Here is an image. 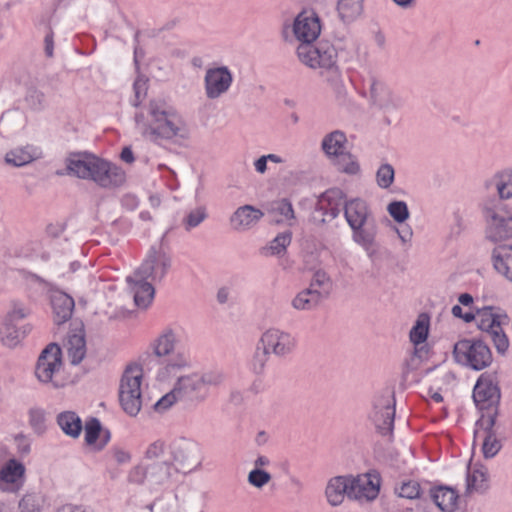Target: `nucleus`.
<instances>
[{"label": "nucleus", "mask_w": 512, "mask_h": 512, "mask_svg": "<svg viewBox=\"0 0 512 512\" xmlns=\"http://www.w3.org/2000/svg\"><path fill=\"white\" fill-rule=\"evenodd\" d=\"M204 372L209 380V385L211 388H220L227 381V375L225 371L220 368H212L205 370Z\"/></svg>", "instance_id": "59"}, {"label": "nucleus", "mask_w": 512, "mask_h": 512, "mask_svg": "<svg viewBox=\"0 0 512 512\" xmlns=\"http://www.w3.org/2000/svg\"><path fill=\"white\" fill-rule=\"evenodd\" d=\"M345 202V195L338 188L328 189L322 193L318 201L320 209L324 210L326 216L322 221L335 219L340 214L341 208H344Z\"/></svg>", "instance_id": "24"}, {"label": "nucleus", "mask_w": 512, "mask_h": 512, "mask_svg": "<svg viewBox=\"0 0 512 512\" xmlns=\"http://www.w3.org/2000/svg\"><path fill=\"white\" fill-rule=\"evenodd\" d=\"M506 319V315L495 314L491 307H485L477 311L478 328L490 336L499 354H505L509 348L508 337L502 328Z\"/></svg>", "instance_id": "9"}, {"label": "nucleus", "mask_w": 512, "mask_h": 512, "mask_svg": "<svg viewBox=\"0 0 512 512\" xmlns=\"http://www.w3.org/2000/svg\"><path fill=\"white\" fill-rule=\"evenodd\" d=\"M331 161L340 172L355 175L360 171L357 159L347 151L336 156Z\"/></svg>", "instance_id": "43"}, {"label": "nucleus", "mask_w": 512, "mask_h": 512, "mask_svg": "<svg viewBox=\"0 0 512 512\" xmlns=\"http://www.w3.org/2000/svg\"><path fill=\"white\" fill-rule=\"evenodd\" d=\"M85 441L88 445H92L96 442L101 432V424L97 418L89 419L85 426Z\"/></svg>", "instance_id": "56"}, {"label": "nucleus", "mask_w": 512, "mask_h": 512, "mask_svg": "<svg viewBox=\"0 0 512 512\" xmlns=\"http://www.w3.org/2000/svg\"><path fill=\"white\" fill-rule=\"evenodd\" d=\"M25 467L15 459L8 460L0 467V490L3 492L16 493L24 483Z\"/></svg>", "instance_id": "20"}, {"label": "nucleus", "mask_w": 512, "mask_h": 512, "mask_svg": "<svg viewBox=\"0 0 512 512\" xmlns=\"http://www.w3.org/2000/svg\"><path fill=\"white\" fill-rule=\"evenodd\" d=\"M145 458L152 463L169 459L168 446L159 440L151 443L145 452Z\"/></svg>", "instance_id": "51"}, {"label": "nucleus", "mask_w": 512, "mask_h": 512, "mask_svg": "<svg viewBox=\"0 0 512 512\" xmlns=\"http://www.w3.org/2000/svg\"><path fill=\"white\" fill-rule=\"evenodd\" d=\"M131 292L133 293L135 305L139 308H147L152 302L155 290L152 284L144 279L128 276L126 279Z\"/></svg>", "instance_id": "26"}, {"label": "nucleus", "mask_w": 512, "mask_h": 512, "mask_svg": "<svg viewBox=\"0 0 512 512\" xmlns=\"http://www.w3.org/2000/svg\"><path fill=\"white\" fill-rule=\"evenodd\" d=\"M485 187L492 193L496 192L497 196L492 194L488 197H494L502 202L512 198V169H504L495 173L485 182Z\"/></svg>", "instance_id": "23"}, {"label": "nucleus", "mask_w": 512, "mask_h": 512, "mask_svg": "<svg viewBox=\"0 0 512 512\" xmlns=\"http://www.w3.org/2000/svg\"><path fill=\"white\" fill-rule=\"evenodd\" d=\"M264 213L252 206L243 205L238 207L229 217V224L236 232H246L254 228L263 218Z\"/></svg>", "instance_id": "22"}, {"label": "nucleus", "mask_w": 512, "mask_h": 512, "mask_svg": "<svg viewBox=\"0 0 512 512\" xmlns=\"http://www.w3.org/2000/svg\"><path fill=\"white\" fill-rule=\"evenodd\" d=\"M453 355L457 363L477 371L487 368L493 361L490 348L482 340H459L454 345Z\"/></svg>", "instance_id": "7"}, {"label": "nucleus", "mask_w": 512, "mask_h": 512, "mask_svg": "<svg viewBox=\"0 0 512 512\" xmlns=\"http://www.w3.org/2000/svg\"><path fill=\"white\" fill-rule=\"evenodd\" d=\"M126 181L125 172L117 165L103 160L95 184L102 188L113 189L122 186Z\"/></svg>", "instance_id": "25"}, {"label": "nucleus", "mask_w": 512, "mask_h": 512, "mask_svg": "<svg viewBox=\"0 0 512 512\" xmlns=\"http://www.w3.org/2000/svg\"><path fill=\"white\" fill-rule=\"evenodd\" d=\"M173 470L169 459L153 462L147 466L148 482L151 485H165L170 481Z\"/></svg>", "instance_id": "34"}, {"label": "nucleus", "mask_w": 512, "mask_h": 512, "mask_svg": "<svg viewBox=\"0 0 512 512\" xmlns=\"http://www.w3.org/2000/svg\"><path fill=\"white\" fill-rule=\"evenodd\" d=\"M431 497L442 512H453L457 507L458 494L449 487H438L431 490Z\"/></svg>", "instance_id": "36"}, {"label": "nucleus", "mask_w": 512, "mask_h": 512, "mask_svg": "<svg viewBox=\"0 0 512 512\" xmlns=\"http://www.w3.org/2000/svg\"><path fill=\"white\" fill-rule=\"evenodd\" d=\"M43 500L37 494H26L19 502L21 512H39Z\"/></svg>", "instance_id": "55"}, {"label": "nucleus", "mask_w": 512, "mask_h": 512, "mask_svg": "<svg viewBox=\"0 0 512 512\" xmlns=\"http://www.w3.org/2000/svg\"><path fill=\"white\" fill-rule=\"evenodd\" d=\"M323 299L316 289L307 288L299 292L292 300L291 305L296 310L315 309Z\"/></svg>", "instance_id": "38"}, {"label": "nucleus", "mask_w": 512, "mask_h": 512, "mask_svg": "<svg viewBox=\"0 0 512 512\" xmlns=\"http://www.w3.org/2000/svg\"><path fill=\"white\" fill-rule=\"evenodd\" d=\"M135 101L134 106H138L140 102L146 97L147 94V80L144 78H137L134 83Z\"/></svg>", "instance_id": "62"}, {"label": "nucleus", "mask_w": 512, "mask_h": 512, "mask_svg": "<svg viewBox=\"0 0 512 512\" xmlns=\"http://www.w3.org/2000/svg\"><path fill=\"white\" fill-rule=\"evenodd\" d=\"M389 215L398 223H403L409 218L408 206L404 201H393L388 204Z\"/></svg>", "instance_id": "53"}, {"label": "nucleus", "mask_w": 512, "mask_h": 512, "mask_svg": "<svg viewBox=\"0 0 512 512\" xmlns=\"http://www.w3.org/2000/svg\"><path fill=\"white\" fill-rule=\"evenodd\" d=\"M395 493L402 498L417 499L420 497L421 489L417 481L408 480L395 487Z\"/></svg>", "instance_id": "52"}, {"label": "nucleus", "mask_w": 512, "mask_h": 512, "mask_svg": "<svg viewBox=\"0 0 512 512\" xmlns=\"http://www.w3.org/2000/svg\"><path fill=\"white\" fill-rule=\"evenodd\" d=\"M347 142V137L343 131L334 130L323 137L321 147L325 155L332 160L346 152Z\"/></svg>", "instance_id": "32"}, {"label": "nucleus", "mask_w": 512, "mask_h": 512, "mask_svg": "<svg viewBox=\"0 0 512 512\" xmlns=\"http://www.w3.org/2000/svg\"><path fill=\"white\" fill-rule=\"evenodd\" d=\"M429 316L425 313L420 314L410 330V340L413 344L418 345L426 341L429 332Z\"/></svg>", "instance_id": "41"}, {"label": "nucleus", "mask_w": 512, "mask_h": 512, "mask_svg": "<svg viewBox=\"0 0 512 512\" xmlns=\"http://www.w3.org/2000/svg\"><path fill=\"white\" fill-rule=\"evenodd\" d=\"M394 168L390 164H382L376 173V181L379 187L389 188L394 182Z\"/></svg>", "instance_id": "54"}, {"label": "nucleus", "mask_w": 512, "mask_h": 512, "mask_svg": "<svg viewBox=\"0 0 512 512\" xmlns=\"http://www.w3.org/2000/svg\"><path fill=\"white\" fill-rule=\"evenodd\" d=\"M349 490V476L331 478L325 488L327 502L333 507L341 505L345 496L349 498Z\"/></svg>", "instance_id": "27"}, {"label": "nucleus", "mask_w": 512, "mask_h": 512, "mask_svg": "<svg viewBox=\"0 0 512 512\" xmlns=\"http://www.w3.org/2000/svg\"><path fill=\"white\" fill-rule=\"evenodd\" d=\"M28 417L29 425L33 431L38 435H42L47 428V413L45 409L37 406L31 407L28 411Z\"/></svg>", "instance_id": "46"}, {"label": "nucleus", "mask_w": 512, "mask_h": 512, "mask_svg": "<svg viewBox=\"0 0 512 512\" xmlns=\"http://www.w3.org/2000/svg\"><path fill=\"white\" fill-rule=\"evenodd\" d=\"M344 216L353 235L377 229L376 221L368 204L360 198L345 202Z\"/></svg>", "instance_id": "10"}, {"label": "nucleus", "mask_w": 512, "mask_h": 512, "mask_svg": "<svg viewBox=\"0 0 512 512\" xmlns=\"http://www.w3.org/2000/svg\"><path fill=\"white\" fill-rule=\"evenodd\" d=\"M93 154L90 153H73L66 159L67 174L87 180L89 168H91V160Z\"/></svg>", "instance_id": "33"}, {"label": "nucleus", "mask_w": 512, "mask_h": 512, "mask_svg": "<svg viewBox=\"0 0 512 512\" xmlns=\"http://www.w3.org/2000/svg\"><path fill=\"white\" fill-rule=\"evenodd\" d=\"M259 344L269 355L285 357L293 351L295 339L290 333L273 327L262 333Z\"/></svg>", "instance_id": "15"}, {"label": "nucleus", "mask_w": 512, "mask_h": 512, "mask_svg": "<svg viewBox=\"0 0 512 512\" xmlns=\"http://www.w3.org/2000/svg\"><path fill=\"white\" fill-rule=\"evenodd\" d=\"M488 488L486 475L482 471L475 470L467 474L466 478V495L474 492L483 493Z\"/></svg>", "instance_id": "45"}, {"label": "nucleus", "mask_w": 512, "mask_h": 512, "mask_svg": "<svg viewBox=\"0 0 512 512\" xmlns=\"http://www.w3.org/2000/svg\"><path fill=\"white\" fill-rule=\"evenodd\" d=\"M316 289L320 297L324 299L332 289V281L328 274L323 270H317L312 277L310 287Z\"/></svg>", "instance_id": "47"}, {"label": "nucleus", "mask_w": 512, "mask_h": 512, "mask_svg": "<svg viewBox=\"0 0 512 512\" xmlns=\"http://www.w3.org/2000/svg\"><path fill=\"white\" fill-rule=\"evenodd\" d=\"M322 23L319 15L312 9L298 13L292 21L286 20L281 27L282 39L297 46L314 43L321 34Z\"/></svg>", "instance_id": "4"}, {"label": "nucleus", "mask_w": 512, "mask_h": 512, "mask_svg": "<svg viewBox=\"0 0 512 512\" xmlns=\"http://www.w3.org/2000/svg\"><path fill=\"white\" fill-rule=\"evenodd\" d=\"M496 423L495 411L490 415H482L476 422V429L474 432V440L477 437L483 438L482 452L485 458L494 457L501 449V442L497 438L494 431Z\"/></svg>", "instance_id": "17"}, {"label": "nucleus", "mask_w": 512, "mask_h": 512, "mask_svg": "<svg viewBox=\"0 0 512 512\" xmlns=\"http://www.w3.org/2000/svg\"><path fill=\"white\" fill-rule=\"evenodd\" d=\"M232 74L225 66L209 68L204 77L205 95L215 100L224 95L232 84Z\"/></svg>", "instance_id": "19"}, {"label": "nucleus", "mask_w": 512, "mask_h": 512, "mask_svg": "<svg viewBox=\"0 0 512 512\" xmlns=\"http://www.w3.org/2000/svg\"><path fill=\"white\" fill-rule=\"evenodd\" d=\"M178 335L172 329L164 330L154 341L153 351L158 357H170L162 363L157 379L167 381L189 366L188 359L177 352Z\"/></svg>", "instance_id": "3"}, {"label": "nucleus", "mask_w": 512, "mask_h": 512, "mask_svg": "<svg viewBox=\"0 0 512 512\" xmlns=\"http://www.w3.org/2000/svg\"><path fill=\"white\" fill-rule=\"evenodd\" d=\"M143 371L139 365H129L119 385V401L123 410L130 416H136L142 406Z\"/></svg>", "instance_id": "6"}, {"label": "nucleus", "mask_w": 512, "mask_h": 512, "mask_svg": "<svg viewBox=\"0 0 512 512\" xmlns=\"http://www.w3.org/2000/svg\"><path fill=\"white\" fill-rule=\"evenodd\" d=\"M208 217L207 208L205 206H197L187 212L182 218V226L185 231L189 232L198 227Z\"/></svg>", "instance_id": "42"}, {"label": "nucleus", "mask_w": 512, "mask_h": 512, "mask_svg": "<svg viewBox=\"0 0 512 512\" xmlns=\"http://www.w3.org/2000/svg\"><path fill=\"white\" fill-rule=\"evenodd\" d=\"M370 99L385 116L395 115L402 105L401 99L384 82L374 77L370 80Z\"/></svg>", "instance_id": "16"}, {"label": "nucleus", "mask_w": 512, "mask_h": 512, "mask_svg": "<svg viewBox=\"0 0 512 512\" xmlns=\"http://www.w3.org/2000/svg\"><path fill=\"white\" fill-rule=\"evenodd\" d=\"M248 482L256 488H262L271 480V475L262 469H253L249 472Z\"/></svg>", "instance_id": "58"}, {"label": "nucleus", "mask_w": 512, "mask_h": 512, "mask_svg": "<svg viewBox=\"0 0 512 512\" xmlns=\"http://www.w3.org/2000/svg\"><path fill=\"white\" fill-rule=\"evenodd\" d=\"M349 499L359 503L375 500L380 490V478L371 473L349 476Z\"/></svg>", "instance_id": "14"}, {"label": "nucleus", "mask_w": 512, "mask_h": 512, "mask_svg": "<svg viewBox=\"0 0 512 512\" xmlns=\"http://www.w3.org/2000/svg\"><path fill=\"white\" fill-rule=\"evenodd\" d=\"M268 162L275 163V164H282L285 162V160L281 156H279L277 154H273V153L267 154V155H262L261 157L256 159L253 163L255 171L261 175L265 174L267 171V163Z\"/></svg>", "instance_id": "57"}, {"label": "nucleus", "mask_w": 512, "mask_h": 512, "mask_svg": "<svg viewBox=\"0 0 512 512\" xmlns=\"http://www.w3.org/2000/svg\"><path fill=\"white\" fill-rule=\"evenodd\" d=\"M395 231L403 245L409 244L411 242L413 237V230L409 225H405L401 228H396Z\"/></svg>", "instance_id": "64"}, {"label": "nucleus", "mask_w": 512, "mask_h": 512, "mask_svg": "<svg viewBox=\"0 0 512 512\" xmlns=\"http://www.w3.org/2000/svg\"><path fill=\"white\" fill-rule=\"evenodd\" d=\"M62 370V350L56 343H50L40 353L35 376L43 384L59 387V376Z\"/></svg>", "instance_id": "8"}, {"label": "nucleus", "mask_w": 512, "mask_h": 512, "mask_svg": "<svg viewBox=\"0 0 512 512\" xmlns=\"http://www.w3.org/2000/svg\"><path fill=\"white\" fill-rule=\"evenodd\" d=\"M134 121L141 136L152 142L187 140L190 137L184 117L162 100L152 99L140 107Z\"/></svg>", "instance_id": "1"}, {"label": "nucleus", "mask_w": 512, "mask_h": 512, "mask_svg": "<svg viewBox=\"0 0 512 512\" xmlns=\"http://www.w3.org/2000/svg\"><path fill=\"white\" fill-rule=\"evenodd\" d=\"M486 222L485 235L492 242L512 238V213L508 205L494 197H485L481 203Z\"/></svg>", "instance_id": "5"}, {"label": "nucleus", "mask_w": 512, "mask_h": 512, "mask_svg": "<svg viewBox=\"0 0 512 512\" xmlns=\"http://www.w3.org/2000/svg\"><path fill=\"white\" fill-rule=\"evenodd\" d=\"M178 399H181V397L178 393H175V387L173 386V389L170 392L165 394L154 404V410L162 413L169 409Z\"/></svg>", "instance_id": "60"}, {"label": "nucleus", "mask_w": 512, "mask_h": 512, "mask_svg": "<svg viewBox=\"0 0 512 512\" xmlns=\"http://www.w3.org/2000/svg\"><path fill=\"white\" fill-rule=\"evenodd\" d=\"M494 268L498 273L512 281V246H499L492 252Z\"/></svg>", "instance_id": "35"}, {"label": "nucleus", "mask_w": 512, "mask_h": 512, "mask_svg": "<svg viewBox=\"0 0 512 512\" xmlns=\"http://www.w3.org/2000/svg\"><path fill=\"white\" fill-rule=\"evenodd\" d=\"M57 424L71 438H78L83 430L81 418L73 411H64L58 414Z\"/></svg>", "instance_id": "37"}, {"label": "nucleus", "mask_w": 512, "mask_h": 512, "mask_svg": "<svg viewBox=\"0 0 512 512\" xmlns=\"http://www.w3.org/2000/svg\"><path fill=\"white\" fill-rule=\"evenodd\" d=\"M473 399L482 415H490L494 411L498 415V405L500 402V389L495 379L488 374H482L478 379L474 390Z\"/></svg>", "instance_id": "12"}, {"label": "nucleus", "mask_w": 512, "mask_h": 512, "mask_svg": "<svg viewBox=\"0 0 512 512\" xmlns=\"http://www.w3.org/2000/svg\"><path fill=\"white\" fill-rule=\"evenodd\" d=\"M174 384L175 393L181 398L187 397L197 401H204L203 394L199 385L197 373H191L183 376H176Z\"/></svg>", "instance_id": "29"}, {"label": "nucleus", "mask_w": 512, "mask_h": 512, "mask_svg": "<svg viewBox=\"0 0 512 512\" xmlns=\"http://www.w3.org/2000/svg\"><path fill=\"white\" fill-rule=\"evenodd\" d=\"M394 406V395L389 391L375 400L372 419L382 435H388L392 432L395 416Z\"/></svg>", "instance_id": "18"}, {"label": "nucleus", "mask_w": 512, "mask_h": 512, "mask_svg": "<svg viewBox=\"0 0 512 512\" xmlns=\"http://www.w3.org/2000/svg\"><path fill=\"white\" fill-rule=\"evenodd\" d=\"M20 341V329L17 328L16 324L3 319L0 324V342L8 348H14L20 343Z\"/></svg>", "instance_id": "40"}, {"label": "nucleus", "mask_w": 512, "mask_h": 512, "mask_svg": "<svg viewBox=\"0 0 512 512\" xmlns=\"http://www.w3.org/2000/svg\"><path fill=\"white\" fill-rule=\"evenodd\" d=\"M30 313L31 309L27 305L19 301H12L3 319L16 324L17 321L27 318Z\"/></svg>", "instance_id": "49"}, {"label": "nucleus", "mask_w": 512, "mask_h": 512, "mask_svg": "<svg viewBox=\"0 0 512 512\" xmlns=\"http://www.w3.org/2000/svg\"><path fill=\"white\" fill-rule=\"evenodd\" d=\"M172 265L170 255L162 250H151L143 263L135 270L136 278L152 282L161 281Z\"/></svg>", "instance_id": "13"}, {"label": "nucleus", "mask_w": 512, "mask_h": 512, "mask_svg": "<svg viewBox=\"0 0 512 512\" xmlns=\"http://www.w3.org/2000/svg\"><path fill=\"white\" fill-rule=\"evenodd\" d=\"M292 234L289 231L278 234L267 246L262 249L265 256H280L286 252L290 245Z\"/></svg>", "instance_id": "39"}, {"label": "nucleus", "mask_w": 512, "mask_h": 512, "mask_svg": "<svg viewBox=\"0 0 512 512\" xmlns=\"http://www.w3.org/2000/svg\"><path fill=\"white\" fill-rule=\"evenodd\" d=\"M351 43L338 39L335 43L320 41L316 45H301L296 47L298 60L305 66L321 70V72L338 71L339 57L346 58L350 54Z\"/></svg>", "instance_id": "2"}, {"label": "nucleus", "mask_w": 512, "mask_h": 512, "mask_svg": "<svg viewBox=\"0 0 512 512\" xmlns=\"http://www.w3.org/2000/svg\"><path fill=\"white\" fill-rule=\"evenodd\" d=\"M269 359V354L262 349V351H259V349L255 352L252 361H251V368L254 373L261 374L264 372V369L266 367V364Z\"/></svg>", "instance_id": "61"}, {"label": "nucleus", "mask_w": 512, "mask_h": 512, "mask_svg": "<svg viewBox=\"0 0 512 512\" xmlns=\"http://www.w3.org/2000/svg\"><path fill=\"white\" fill-rule=\"evenodd\" d=\"M41 157L39 148L32 145L16 147L5 155V163L14 167H22L32 163Z\"/></svg>", "instance_id": "31"}, {"label": "nucleus", "mask_w": 512, "mask_h": 512, "mask_svg": "<svg viewBox=\"0 0 512 512\" xmlns=\"http://www.w3.org/2000/svg\"><path fill=\"white\" fill-rule=\"evenodd\" d=\"M147 477V468L135 466L128 474V481L133 484H142Z\"/></svg>", "instance_id": "63"}, {"label": "nucleus", "mask_w": 512, "mask_h": 512, "mask_svg": "<svg viewBox=\"0 0 512 512\" xmlns=\"http://www.w3.org/2000/svg\"><path fill=\"white\" fill-rule=\"evenodd\" d=\"M63 350L72 365H78L86 356L87 347L83 328L71 329L63 340Z\"/></svg>", "instance_id": "21"}, {"label": "nucleus", "mask_w": 512, "mask_h": 512, "mask_svg": "<svg viewBox=\"0 0 512 512\" xmlns=\"http://www.w3.org/2000/svg\"><path fill=\"white\" fill-rule=\"evenodd\" d=\"M50 298L55 322L61 324L70 319L74 309L73 298L59 290L51 291Z\"/></svg>", "instance_id": "28"}, {"label": "nucleus", "mask_w": 512, "mask_h": 512, "mask_svg": "<svg viewBox=\"0 0 512 512\" xmlns=\"http://www.w3.org/2000/svg\"><path fill=\"white\" fill-rule=\"evenodd\" d=\"M377 229L362 234L352 235L355 243L363 247L367 255L373 258L378 253V244L376 242Z\"/></svg>", "instance_id": "44"}, {"label": "nucleus", "mask_w": 512, "mask_h": 512, "mask_svg": "<svg viewBox=\"0 0 512 512\" xmlns=\"http://www.w3.org/2000/svg\"><path fill=\"white\" fill-rule=\"evenodd\" d=\"M365 0H337L335 10L338 19L344 24H351L364 14Z\"/></svg>", "instance_id": "30"}, {"label": "nucleus", "mask_w": 512, "mask_h": 512, "mask_svg": "<svg viewBox=\"0 0 512 512\" xmlns=\"http://www.w3.org/2000/svg\"><path fill=\"white\" fill-rule=\"evenodd\" d=\"M169 461L180 469L194 471L201 467L202 456L198 446L191 440L180 438L168 445Z\"/></svg>", "instance_id": "11"}, {"label": "nucleus", "mask_w": 512, "mask_h": 512, "mask_svg": "<svg viewBox=\"0 0 512 512\" xmlns=\"http://www.w3.org/2000/svg\"><path fill=\"white\" fill-rule=\"evenodd\" d=\"M271 211L275 214L276 222H285L294 219L292 204L287 199H281L272 203Z\"/></svg>", "instance_id": "48"}, {"label": "nucleus", "mask_w": 512, "mask_h": 512, "mask_svg": "<svg viewBox=\"0 0 512 512\" xmlns=\"http://www.w3.org/2000/svg\"><path fill=\"white\" fill-rule=\"evenodd\" d=\"M25 103L32 111H41L46 106L45 95L36 87H29L25 95Z\"/></svg>", "instance_id": "50"}]
</instances>
